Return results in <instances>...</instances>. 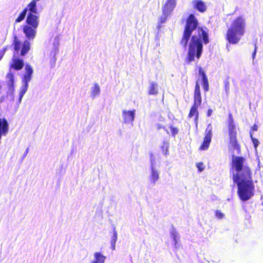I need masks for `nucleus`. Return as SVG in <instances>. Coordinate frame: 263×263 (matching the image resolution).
Masks as SVG:
<instances>
[{
	"label": "nucleus",
	"mask_w": 263,
	"mask_h": 263,
	"mask_svg": "<svg viewBox=\"0 0 263 263\" xmlns=\"http://www.w3.org/2000/svg\"><path fill=\"white\" fill-rule=\"evenodd\" d=\"M117 239V234L116 232H115L114 233V235L112 236V239L111 241V243L113 250H114L115 248V243L116 242Z\"/></svg>",
	"instance_id": "obj_20"
},
{
	"label": "nucleus",
	"mask_w": 263,
	"mask_h": 263,
	"mask_svg": "<svg viewBox=\"0 0 263 263\" xmlns=\"http://www.w3.org/2000/svg\"><path fill=\"white\" fill-rule=\"evenodd\" d=\"M246 21L243 16H239L232 21L228 28L226 39L231 44H237L246 32Z\"/></svg>",
	"instance_id": "obj_3"
},
{
	"label": "nucleus",
	"mask_w": 263,
	"mask_h": 263,
	"mask_svg": "<svg viewBox=\"0 0 263 263\" xmlns=\"http://www.w3.org/2000/svg\"><path fill=\"white\" fill-rule=\"evenodd\" d=\"M26 73L24 76L23 81L25 83V88L21 93V97H22L27 90L28 87V83L30 81L31 76L33 73V69L32 67L29 65L26 64L25 66Z\"/></svg>",
	"instance_id": "obj_8"
},
{
	"label": "nucleus",
	"mask_w": 263,
	"mask_h": 263,
	"mask_svg": "<svg viewBox=\"0 0 263 263\" xmlns=\"http://www.w3.org/2000/svg\"><path fill=\"white\" fill-rule=\"evenodd\" d=\"M196 166L199 172H202L204 170V167L203 166V163L202 162L197 163Z\"/></svg>",
	"instance_id": "obj_26"
},
{
	"label": "nucleus",
	"mask_w": 263,
	"mask_h": 263,
	"mask_svg": "<svg viewBox=\"0 0 263 263\" xmlns=\"http://www.w3.org/2000/svg\"><path fill=\"white\" fill-rule=\"evenodd\" d=\"M94 257L95 258L92 263H104L106 257L100 252H96L94 254Z\"/></svg>",
	"instance_id": "obj_14"
},
{
	"label": "nucleus",
	"mask_w": 263,
	"mask_h": 263,
	"mask_svg": "<svg viewBox=\"0 0 263 263\" xmlns=\"http://www.w3.org/2000/svg\"><path fill=\"white\" fill-rule=\"evenodd\" d=\"M200 79H198L196 81L195 87L194 92V103L191 107L188 118L194 117V123L197 125L199 118L198 107L201 105L202 97L201 95L200 85Z\"/></svg>",
	"instance_id": "obj_4"
},
{
	"label": "nucleus",
	"mask_w": 263,
	"mask_h": 263,
	"mask_svg": "<svg viewBox=\"0 0 263 263\" xmlns=\"http://www.w3.org/2000/svg\"><path fill=\"white\" fill-rule=\"evenodd\" d=\"M258 129V125L257 124H254L252 127H251V130H250V132H251L252 133L255 131H257Z\"/></svg>",
	"instance_id": "obj_27"
},
{
	"label": "nucleus",
	"mask_w": 263,
	"mask_h": 263,
	"mask_svg": "<svg viewBox=\"0 0 263 263\" xmlns=\"http://www.w3.org/2000/svg\"><path fill=\"white\" fill-rule=\"evenodd\" d=\"M158 90L157 89V84L152 83L149 88L148 94L150 95H156L158 94Z\"/></svg>",
	"instance_id": "obj_16"
},
{
	"label": "nucleus",
	"mask_w": 263,
	"mask_h": 263,
	"mask_svg": "<svg viewBox=\"0 0 263 263\" xmlns=\"http://www.w3.org/2000/svg\"><path fill=\"white\" fill-rule=\"evenodd\" d=\"M168 148H169V143L167 142H163L161 148L162 151V153L166 155L168 153Z\"/></svg>",
	"instance_id": "obj_17"
},
{
	"label": "nucleus",
	"mask_w": 263,
	"mask_h": 263,
	"mask_svg": "<svg viewBox=\"0 0 263 263\" xmlns=\"http://www.w3.org/2000/svg\"><path fill=\"white\" fill-rule=\"evenodd\" d=\"M224 88L227 92L229 91L230 89V82L228 80L224 81Z\"/></svg>",
	"instance_id": "obj_25"
},
{
	"label": "nucleus",
	"mask_w": 263,
	"mask_h": 263,
	"mask_svg": "<svg viewBox=\"0 0 263 263\" xmlns=\"http://www.w3.org/2000/svg\"><path fill=\"white\" fill-rule=\"evenodd\" d=\"M212 110L211 109H209L207 111V116L210 117L212 114Z\"/></svg>",
	"instance_id": "obj_29"
},
{
	"label": "nucleus",
	"mask_w": 263,
	"mask_h": 263,
	"mask_svg": "<svg viewBox=\"0 0 263 263\" xmlns=\"http://www.w3.org/2000/svg\"><path fill=\"white\" fill-rule=\"evenodd\" d=\"M176 6V0H166L162 8V13L171 14Z\"/></svg>",
	"instance_id": "obj_10"
},
{
	"label": "nucleus",
	"mask_w": 263,
	"mask_h": 263,
	"mask_svg": "<svg viewBox=\"0 0 263 263\" xmlns=\"http://www.w3.org/2000/svg\"><path fill=\"white\" fill-rule=\"evenodd\" d=\"M7 78L9 80L10 82H11V84H13L14 82V76L13 73H8L7 75Z\"/></svg>",
	"instance_id": "obj_23"
},
{
	"label": "nucleus",
	"mask_w": 263,
	"mask_h": 263,
	"mask_svg": "<svg viewBox=\"0 0 263 263\" xmlns=\"http://www.w3.org/2000/svg\"><path fill=\"white\" fill-rule=\"evenodd\" d=\"M152 174L151 175V181L153 183H155L159 179V174L157 171L154 170V167H152Z\"/></svg>",
	"instance_id": "obj_15"
},
{
	"label": "nucleus",
	"mask_w": 263,
	"mask_h": 263,
	"mask_svg": "<svg viewBox=\"0 0 263 263\" xmlns=\"http://www.w3.org/2000/svg\"><path fill=\"white\" fill-rule=\"evenodd\" d=\"M250 136L253 143L254 147L255 149H256L259 144V142L257 139L253 137V135L251 132H250Z\"/></svg>",
	"instance_id": "obj_18"
},
{
	"label": "nucleus",
	"mask_w": 263,
	"mask_h": 263,
	"mask_svg": "<svg viewBox=\"0 0 263 263\" xmlns=\"http://www.w3.org/2000/svg\"><path fill=\"white\" fill-rule=\"evenodd\" d=\"M228 118V129L229 144L233 149L237 150L238 153H239L241 151L240 146L237 140V130L233 117L231 114H229Z\"/></svg>",
	"instance_id": "obj_5"
},
{
	"label": "nucleus",
	"mask_w": 263,
	"mask_h": 263,
	"mask_svg": "<svg viewBox=\"0 0 263 263\" xmlns=\"http://www.w3.org/2000/svg\"><path fill=\"white\" fill-rule=\"evenodd\" d=\"M6 50H7V48H4L3 50L0 51V60L3 57Z\"/></svg>",
	"instance_id": "obj_28"
},
{
	"label": "nucleus",
	"mask_w": 263,
	"mask_h": 263,
	"mask_svg": "<svg viewBox=\"0 0 263 263\" xmlns=\"http://www.w3.org/2000/svg\"><path fill=\"white\" fill-rule=\"evenodd\" d=\"M245 158L241 156H233L231 169L235 172L233 180L237 186V195L242 201L250 199L254 195L255 185L252 178L251 168L245 165Z\"/></svg>",
	"instance_id": "obj_2"
},
{
	"label": "nucleus",
	"mask_w": 263,
	"mask_h": 263,
	"mask_svg": "<svg viewBox=\"0 0 263 263\" xmlns=\"http://www.w3.org/2000/svg\"><path fill=\"white\" fill-rule=\"evenodd\" d=\"M215 213L216 217L219 219H221L224 217V214L218 210H216Z\"/></svg>",
	"instance_id": "obj_19"
},
{
	"label": "nucleus",
	"mask_w": 263,
	"mask_h": 263,
	"mask_svg": "<svg viewBox=\"0 0 263 263\" xmlns=\"http://www.w3.org/2000/svg\"><path fill=\"white\" fill-rule=\"evenodd\" d=\"M123 119L125 122H132L134 120L135 110L133 111H123Z\"/></svg>",
	"instance_id": "obj_13"
},
{
	"label": "nucleus",
	"mask_w": 263,
	"mask_h": 263,
	"mask_svg": "<svg viewBox=\"0 0 263 263\" xmlns=\"http://www.w3.org/2000/svg\"><path fill=\"white\" fill-rule=\"evenodd\" d=\"M162 128H163V127L160 124H158L157 125V128L158 130H160Z\"/></svg>",
	"instance_id": "obj_31"
},
{
	"label": "nucleus",
	"mask_w": 263,
	"mask_h": 263,
	"mask_svg": "<svg viewBox=\"0 0 263 263\" xmlns=\"http://www.w3.org/2000/svg\"><path fill=\"white\" fill-rule=\"evenodd\" d=\"M205 133L203 141L199 147V149L201 151L206 150L209 148L211 142L213 132L212 128L210 125L206 128Z\"/></svg>",
	"instance_id": "obj_7"
},
{
	"label": "nucleus",
	"mask_w": 263,
	"mask_h": 263,
	"mask_svg": "<svg viewBox=\"0 0 263 263\" xmlns=\"http://www.w3.org/2000/svg\"><path fill=\"white\" fill-rule=\"evenodd\" d=\"M170 128L171 129L172 135L175 137L178 133L179 130L178 128L171 125L170 126Z\"/></svg>",
	"instance_id": "obj_22"
},
{
	"label": "nucleus",
	"mask_w": 263,
	"mask_h": 263,
	"mask_svg": "<svg viewBox=\"0 0 263 263\" xmlns=\"http://www.w3.org/2000/svg\"><path fill=\"white\" fill-rule=\"evenodd\" d=\"M199 71V76L201 78V80L202 81V84L203 86V90L205 92H208L209 90V83L208 78L205 74V72L203 69L199 67L198 68Z\"/></svg>",
	"instance_id": "obj_9"
},
{
	"label": "nucleus",
	"mask_w": 263,
	"mask_h": 263,
	"mask_svg": "<svg viewBox=\"0 0 263 263\" xmlns=\"http://www.w3.org/2000/svg\"><path fill=\"white\" fill-rule=\"evenodd\" d=\"M12 45L14 50V54H20L21 56L25 55L30 49V44L28 41L25 40L22 42L15 35L13 36Z\"/></svg>",
	"instance_id": "obj_6"
},
{
	"label": "nucleus",
	"mask_w": 263,
	"mask_h": 263,
	"mask_svg": "<svg viewBox=\"0 0 263 263\" xmlns=\"http://www.w3.org/2000/svg\"><path fill=\"white\" fill-rule=\"evenodd\" d=\"M192 4L194 9L201 13L204 12L206 10V6L204 2L201 0H193Z\"/></svg>",
	"instance_id": "obj_11"
},
{
	"label": "nucleus",
	"mask_w": 263,
	"mask_h": 263,
	"mask_svg": "<svg viewBox=\"0 0 263 263\" xmlns=\"http://www.w3.org/2000/svg\"><path fill=\"white\" fill-rule=\"evenodd\" d=\"M256 53V47H255L254 51H253V52L252 53V57H253V59L255 58Z\"/></svg>",
	"instance_id": "obj_30"
},
{
	"label": "nucleus",
	"mask_w": 263,
	"mask_h": 263,
	"mask_svg": "<svg viewBox=\"0 0 263 263\" xmlns=\"http://www.w3.org/2000/svg\"><path fill=\"white\" fill-rule=\"evenodd\" d=\"M13 63L11 65V67L16 70L22 69L24 67V62L22 59L15 58L12 59Z\"/></svg>",
	"instance_id": "obj_12"
},
{
	"label": "nucleus",
	"mask_w": 263,
	"mask_h": 263,
	"mask_svg": "<svg viewBox=\"0 0 263 263\" xmlns=\"http://www.w3.org/2000/svg\"><path fill=\"white\" fill-rule=\"evenodd\" d=\"M176 237H177L176 235L175 234H173V239H174V241H175V243H177V238H176Z\"/></svg>",
	"instance_id": "obj_32"
},
{
	"label": "nucleus",
	"mask_w": 263,
	"mask_h": 263,
	"mask_svg": "<svg viewBox=\"0 0 263 263\" xmlns=\"http://www.w3.org/2000/svg\"><path fill=\"white\" fill-rule=\"evenodd\" d=\"M198 26V22L195 15L189 14L180 41V44L186 48L191 36L186 58L187 63L193 61L195 57L199 59L202 52L203 44H208L210 42L208 29Z\"/></svg>",
	"instance_id": "obj_1"
},
{
	"label": "nucleus",
	"mask_w": 263,
	"mask_h": 263,
	"mask_svg": "<svg viewBox=\"0 0 263 263\" xmlns=\"http://www.w3.org/2000/svg\"><path fill=\"white\" fill-rule=\"evenodd\" d=\"M100 91V87L98 85H95L92 91V93L95 95L98 94Z\"/></svg>",
	"instance_id": "obj_24"
},
{
	"label": "nucleus",
	"mask_w": 263,
	"mask_h": 263,
	"mask_svg": "<svg viewBox=\"0 0 263 263\" xmlns=\"http://www.w3.org/2000/svg\"><path fill=\"white\" fill-rule=\"evenodd\" d=\"M162 16L160 17V23H164L166 21L168 15H170L171 14H166V13H162Z\"/></svg>",
	"instance_id": "obj_21"
}]
</instances>
